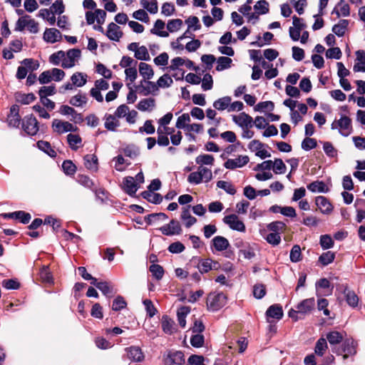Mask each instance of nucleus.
I'll return each instance as SVG.
<instances>
[{
	"label": "nucleus",
	"mask_w": 365,
	"mask_h": 365,
	"mask_svg": "<svg viewBox=\"0 0 365 365\" xmlns=\"http://www.w3.org/2000/svg\"><path fill=\"white\" fill-rule=\"evenodd\" d=\"M314 299H306L297 304L296 309H290L288 312V315L294 321H297L303 319L307 314H309L314 309Z\"/></svg>",
	"instance_id": "1"
},
{
	"label": "nucleus",
	"mask_w": 365,
	"mask_h": 365,
	"mask_svg": "<svg viewBox=\"0 0 365 365\" xmlns=\"http://www.w3.org/2000/svg\"><path fill=\"white\" fill-rule=\"evenodd\" d=\"M358 342L353 338H346L341 342V344L339 347H334L332 349L333 352L337 355H342L343 359L345 360L349 356H354L357 353Z\"/></svg>",
	"instance_id": "2"
},
{
	"label": "nucleus",
	"mask_w": 365,
	"mask_h": 365,
	"mask_svg": "<svg viewBox=\"0 0 365 365\" xmlns=\"http://www.w3.org/2000/svg\"><path fill=\"white\" fill-rule=\"evenodd\" d=\"M331 128L338 130L341 135L347 137L353 131L351 119L346 115H341L339 120H334L332 122Z\"/></svg>",
	"instance_id": "3"
},
{
	"label": "nucleus",
	"mask_w": 365,
	"mask_h": 365,
	"mask_svg": "<svg viewBox=\"0 0 365 365\" xmlns=\"http://www.w3.org/2000/svg\"><path fill=\"white\" fill-rule=\"evenodd\" d=\"M227 297L223 293H210L207 297V307L212 312L217 311L226 304Z\"/></svg>",
	"instance_id": "4"
},
{
	"label": "nucleus",
	"mask_w": 365,
	"mask_h": 365,
	"mask_svg": "<svg viewBox=\"0 0 365 365\" xmlns=\"http://www.w3.org/2000/svg\"><path fill=\"white\" fill-rule=\"evenodd\" d=\"M51 128L53 132L58 134H63L67 132H76L78 127L73 125L68 121H63L59 119H53L52 121Z\"/></svg>",
	"instance_id": "5"
},
{
	"label": "nucleus",
	"mask_w": 365,
	"mask_h": 365,
	"mask_svg": "<svg viewBox=\"0 0 365 365\" xmlns=\"http://www.w3.org/2000/svg\"><path fill=\"white\" fill-rule=\"evenodd\" d=\"M222 220L223 222L227 225L231 230L240 232H245L246 231L244 222L235 214L225 216Z\"/></svg>",
	"instance_id": "6"
},
{
	"label": "nucleus",
	"mask_w": 365,
	"mask_h": 365,
	"mask_svg": "<svg viewBox=\"0 0 365 365\" xmlns=\"http://www.w3.org/2000/svg\"><path fill=\"white\" fill-rule=\"evenodd\" d=\"M250 162L248 155H238L236 158H229L224 163V167L228 170H235L245 166Z\"/></svg>",
	"instance_id": "7"
},
{
	"label": "nucleus",
	"mask_w": 365,
	"mask_h": 365,
	"mask_svg": "<svg viewBox=\"0 0 365 365\" xmlns=\"http://www.w3.org/2000/svg\"><path fill=\"white\" fill-rule=\"evenodd\" d=\"M22 128L29 135H34L38 131V123L32 115L26 116L22 121Z\"/></svg>",
	"instance_id": "8"
},
{
	"label": "nucleus",
	"mask_w": 365,
	"mask_h": 365,
	"mask_svg": "<svg viewBox=\"0 0 365 365\" xmlns=\"http://www.w3.org/2000/svg\"><path fill=\"white\" fill-rule=\"evenodd\" d=\"M81 50L78 48H72L66 52V56L61 63V66L63 68H70L75 66L76 61L81 57Z\"/></svg>",
	"instance_id": "9"
},
{
	"label": "nucleus",
	"mask_w": 365,
	"mask_h": 365,
	"mask_svg": "<svg viewBox=\"0 0 365 365\" xmlns=\"http://www.w3.org/2000/svg\"><path fill=\"white\" fill-rule=\"evenodd\" d=\"M232 120L242 129L253 127V118L245 112L240 113L237 115H232Z\"/></svg>",
	"instance_id": "10"
},
{
	"label": "nucleus",
	"mask_w": 365,
	"mask_h": 365,
	"mask_svg": "<svg viewBox=\"0 0 365 365\" xmlns=\"http://www.w3.org/2000/svg\"><path fill=\"white\" fill-rule=\"evenodd\" d=\"M161 232L167 236L180 234L182 229L178 221L172 220L168 224L160 228Z\"/></svg>",
	"instance_id": "11"
},
{
	"label": "nucleus",
	"mask_w": 365,
	"mask_h": 365,
	"mask_svg": "<svg viewBox=\"0 0 365 365\" xmlns=\"http://www.w3.org/2000/svg\"><path fill=\"white\" fill-rule=\"evenodd\" d=\"M185 362L182 351L170 352L164 359V365H182Z\"/></svg>",
	"instance_id": "12"
},
{
	"label": "nucleus",
	"mask_w": 365,
	"mask_h": 365,
	"mask_svg": "<svg viewBox=\"0 0 365 365\" xmlns=\"http://www.w3.org/2000/svg\"><path fill=\"white\" fill-rule=\"evenodd\" d=\"M266 317L267 322L271 324L270 319H275L279 320L283 317V310L281 305L274 304L271 305L266 311Z\"/></svg>",
	"instance_id": "13"
},
{
	"label": "nucleus",
	"mask_w": 365,
	"mask_h": 365,
	"mask_svg": "<svg viewBox=\"0 0 365 365\" xmlns=\"http://www.w3.org/2000/svg\"><path fill=\"white\" fill-rule=\"evenodd\" d=\"M59 113L63 115H71V120L74 121L76 123H79L83 121L81 114L78 113L77 111L71 106L63 105L60 107Z\"/></svg>",
	"instance_id": "14"
},
{
	"label": "nucleus",
	"mask_w": 365,
	"mask_h": 365,
	"mask_svg": "<svg viewBox=\"0 0 365 365\" xmlns=\"http://www.w3.org/2000/svg\"><path fill=\"white\" fill-rule=\"evenodd\" d=\"M2 215L4 218L18 220L23 224L29 223L31 218V215L24 211H16L13 212L4 213Z\"/></svg>",
	"instance_id": "15"
},
{
	"label": "nucleus",
	"mask_w": 365,
	"mask_h": 365,
	"mask_svg": "<svg viewBox=\"0 0 365 365\" xmlns=\"http://www.w3.org/2000/svg\"><path fill=\"white\" fill-rule=\"evenodd\" d=\"M106 35L111 41H119L123 36V32L120 26L112 22L108 24Z\"/></svg>",
	"instance_id": "16"
},
{
	"label": "nucleus",
	"mask_w": 365,
	"mask_h": 365,
	"mask_svg": "<svg viewBox=\"0 0 365 365\" xmlns=\"http://www.w3.org/2000/svg\"><path fill=\"white\" fill-rule=\"evenodd\" d=\"M128 358L133 361L140 362L143 360L144 354L138 346H132L125 349Z\"/></svg>",
	"instance_id": "17"
},
{
	"label": "nucleus",
	"mask_w": 365,
	"mask_h": 365,
	"mask_svg": "<svg viewBox=\"0 0 365 365\" xmlns=\"http://www.w3.org/2000/svg\"><path fill=\"white\" fill-rule=\"evenodd\" d=\"M21 117L19 114L17 106H13L10 109V114L7 117V122L9 126L17 128L20 125Z\"/></svg>",
	"instance_id": "18"
},
{
	"label": "nucleus",
	"mask_w": 365,
	"mask_h": 365,
	"mask_svg": "<svg viewBox=\"0 0 365 365\" xmlns=\"http://www.w3.org/2000/svg\"><path fill=\"white\" fill-rule=\"evenodd\" d=\"M315 202L318 208L324 214L330 213L333 209L331 204L324 196L317 197L315 199Z\"/></svg>",
	"instance_id": "19"
},
{
	"label": "nucleus",
	"mask_w": 365,
	"mask_h": 365,
	"mask_svg": "<svg viewBox=\"0 0 365 365\" xmlns=\"http://www.w3.org/2000/svg\"><path fill=\"white\" fill-rule=\"evenodd\" d=\"M123 187L125 192L130 196L135 195L138 189V184L135 182L134 178L130 176L124 178Z\"/></svg>",
	"instance_id": "20"
},
{
	"label": "nucleus",
	"mask_w": 365,
	"mask_h": 365,
	"mask_svg": "<svg viewBox=\"0 0 365 365\" xmlns=\"http://www.w3.org/2000/svg\"><path fill=\"white\" fill-rule=\"evenodd\" d=\"M212 246L218 252L226 250L229 246V241L222 236H216L211 241Z\"/></svg>",
	"instance_id": "21"
},
{
	"label": "nucleus",
	"mask_w": 365,
	"mask_h": 365,
	"mask_svg": "<svg viewBox=\"0 0 365 365\" xmlns=\"http://www.w3.org/2000/svg\"><path fill=\"white\" fill-rule=\"evenodd\" d=\"M61 38V32L54 28L46 29L43 33V39L48 43H55Z\"/></svg>",
	"instance_id": "22"
},
{
	"label": "nucleus",
	"mask_w": 365,
	"mask_h": 365,
	"mask_svg": "<svg viewBox=\"0 0 365 365\" xmlns=\"http://www.w3.org/2000/svg\"><path fill=\"white\" fill-rule=\"evenodd\" d=\"M84 166L91 172H97L98 170V158L96 155H86L83 158Z\"/></svg>",
	"instance_id": "23"
},
{
	"label": "nucleus",
	"mask_w": 365,
	"mask_h": 365,
	"mask_svg": "<svg viewBox=\"0 0 365 365\" xmlns=\"http://www.w3.org/2000/svg\"><path fill=\"white\" fill-rule=\"evenodd\" d=\"M335 13L337 17L340 16H348L350 14V8L344 0H340L337 5L334 7L332 14Z\"/></svg>",
	"instance_id": "24"
},
{
	"label": "nucleus",
	"mask_w": 365,
	"mask_h": 365,
	"mask_svg": "<svg viewBox=\"0 0 365 365\" xmlns=\"http://www.w3.org/2000/svg\"><path fill=\"white\" fill-rule=\"evenodd\" d=\"M104 118V125L107 130L115 131L116 128L120 126V122L115 115L106 114Z\"/></svg>",
	"instance_id": "25"
},
{
	"label": "nucleus",
	"mask_w": 365,
	"mask_h": 365,
	"mask_svg": "<svg viewBox=\"0 0 365 365\" xmlns=\"http://www.w3.org/2000/svg\"><path fill=\"white\" fill-rule=\"evenodd\" d=\"M326 336L331 346L339 344L344 340V333L337 331H329Z\"/></svg>",
	"instance_id": "26"
},
{
	"label": "nucleus",
	"mask_w": 365,
	"mask_h": 365,
	"mask_svg": "<svg viewBox=\"0 0 365 365\" xmlns=\"http://www.w3.org/2000/svg\"><path fill=\"white\" fill-rule=\"evenodd\" d=\"M344 294L346 302L350 307L354 308L358 306L359 297L354 291L350 290L347 287H346L344 290Z\"/></svg>",
	"instance_id": "27"
},
{
	"label": "nucleus",
	"mask_w": 365,
	"mask_h": 365,
	"mask_svg": "<svg viewBox=\"0 0 365 365\" xmlns=\"http://www.w3.org/2000/svg\"><path fill=\"white\" fill-rule=\"evenodd\" d=\"M161 324L163 330L165 334H172L176 331L174 321L167 315L162 317Z\"/></svg>",
	"instance_id": "28"
},
{
	"label": "nucleus",
	"mask_w": 365,
	"mask_h": 365,
	"mask_svg": "<svg viewBox=\"0 0 365 365\" xmlns=\"http://www.w3.org/2000/svg\"><path fill=\"white\" fill-rule=\"evenodd\" d=\"M139 73L145 81L151 79L154 76V71L151 66L143 62L139 63Z\"/></svg>",
	"instance_id": "29"
},
{
	"label": "nucleus",
	"mask_w": 365,
	"mask_h": 365,
	"mask_svg": "<svg viewBox=\"0 0 365 365\" xmlns=\"http://www.w3.org/2000/svg\"><path fill=\"white\" fill-rule=\"evenodd\" d=\"M155 107V101L154 98H145L139 101L137 108L140 111H151Z\"/></svg>",
	"instance_id": "30"
},
{
	"label": "nucleus",
	"mask_w": 365,
	"mask_h": 365,
	"mask_svg": "<svg viewBox=\"0 0 365 365\" xmlns=\"http://www.w3.org/2000/svg\"><path fill=\"white\" fill-rule=\"evenodd\" d=\"M232 101V98L230 96H225L220 98H218L213 103V107L217 110L222 111L225 110H228L229 106L230 105V102Z\"/></svg>",
	"instance_id": "31"
},
{
	"label": "nucleus",
	"mask_w": 365,
	"mask_h": 365,
	"mask_svg": "<svg viewBox=\"0 0 365 365\" xmlns=\"http://www.w3.org/2000/svg\"><path fill=\"white\" fill-rule=\"evenodd\" d=\"M88 98L86 94L79 92L71 98L69 103L76 107H81L87 103Z\"/></svg>",
	"instance_id": "32"
},
{
	"label": "nucleus",
	"mask_w": 365,
	"mask_h": 365,
	"mask_svg": "<svg viewBox=\"0 0 365 365\" xmlns=\"http://www.w3.org/2000/svg\"><path fill=\"white\" fill-rule=\"evenodd\" d=\"M71 80L73 86L82 87L87 82V75L81 72H76L72 75Z\"/></svg>",
	"instance_id": "33"
},
{
	"label": "nucleus",
	"mask_w": 365,
	"mask_h": 365,
	"mask_svg": "<svg viewBox=\"0 0 365 365\" xmlns=\"http://www.w3.org/2000/svg\"><path fill=\"white\" fill-rule=\"evenodd\" d=\"M349 21L346 19H341L337 24H335L332 28V31L338 36H343L347 29Z\"/></svg>",
	"instance_id": "34"
},
{
	"label": "nucleus",
	"mask_w": 365,
	"mask_h": 365,
	"mask_svg": "<svg viewBox=\"0 0 365 365\" xmlns=\"http://www.w3.org/2000/svg\"><path fill=\"white\" fill-rule=\"evenodd\" d=\"M165 22L160 19H158L154 24V27L150 30L153 34H156L161 37H168V33L165 31H161L165 28Z\"/></svg>",
	"instance_id": "35"
},
{
	"label": "nucleus",
	"mask_w": 365,
	"mask_h": 365,
	"mask_svg": "<svg viewBox=\"0 0 365 365\" xmlns=\"http://www.w3.org/2000/svg\"><path fill=\"white\" fill-rule=\"evenodd\" d=\"M190 308L189 307H181L177 312L178 320L180 326L185 328L186 325V317L190 313Z\"/></svg>",
	"instance_id": "36"
},
{
	"label": "nucleus",
	"mask_w": 365,
	"mask_h": 365,
	"mask_svg": "<svg viewBox=\"0 0 365 365\" xmlns=\"http://www.w3.org/2000/svg\"><path fill=\"white\" fill-rule=\"evenodd\" d=\"M189 209L190 206L184 207L181 214V219L185 222L187 227H191L197 222L196 218L190 215Z\"/></svg>",
	"instance_id": "37"
},
{
	"label": "nucleus",
	"mask_w": 365,
	"mask_h": 365,
	"mask_svg": "<svg viewBox=\"0 0 365 365\" xmlns=\"http://www.w3.org/2000/svg\"><path fill=\"white\" fill-rule=\"evenodd\" d=\"M307 188L312 192H327L328 188L322 181H314L307 185Z\"/></svg>",
	"instance_id": "38"
},
{
	"label": "nucleus",
	"mask_w": 365,
	"mask_h": 365,
	"mask_svg": "<svg viewBox=\"0 0 365 365\" xmlns=\"http://www.w3.org/2000/svg\"><path fill=\"white\" fill-rule=\"evenodd\" d=\"M216 70L222 71L231 67L232 60L227 56H220L217 60Z\"/></svg>",
	"instance_id": "39"
},
{
	"label": "nucleus",
	"mask_w": 365,
	"mask_h": 365,
	"mask_svg": "<svg viewBox=\"0 0 365 365\" xmlns=\"http://www.w3.org/2000/svg\"><path fill=\"white\" fill-rule=\"evenodd\" d=\"M37 147L50 157L55 158L56 156V151L51 148V144L47 141L38 140L37 142Z\"/></svg>",
	"instance_id": "40"
},
{
	"label": "nucleus",
	"mask_w": 365,
	"mask_h": 365,
	"mask_svg": "<svg viewBox=\"0 0 365 365\" xmlns=\"http://www.w3.org/2000/svg\"><path fill=\"white\" fill-rule=\"evenodd\" d=\"M328 349L327 339L324 338H319L315 345L314 352L318 356H323Z\"/></svg>",
	"instance_id": "41"
},
{
	"label": "nucleus",
	"mask_w": 365,
	"mask_h": 365,
	"mask_svg": "<svg viewBox=\"0 0 365 365\" xmlns=\"http://www.w3.org/2000/svg\"><path fill=\"white\" fill-rule=\"evenodd\" d=\"M142 195L148 202L153 204H160L163 200V197L159 193H155L151 191H145L142 193Z\"/></svg>",
	"instance_id": "42"
},
{
	"label": "nucleus",
	"mask_w": 365,
	"mask_h": 365,
	"mask_svg": "<svg viewBox=\"0 0 365 365\" xmlns=\"http://www.w3.org/2000/svg\"><path fill=\"white\" fill-rule=\"evenodd\" d=\"M141 6L150 14H156L158 10L157 0H140Z\"/></svg>",
	"instance_id": "43"
},
{
	"label": "nucleus",
	"mask_w": 365,
	"mask_h": 365,
	"mask_svg": "<svg viewBox=\"0 0 365 365\" xmlns=\"http://www.w3.org/2000/svg\"><path fill=\"white\" fill-rule=\"evenodd\" d=\"M67 141L71 148L76 150L81 144L82 139L78 135L70 133L67 135Z\"/></svg>",
	"instance_id": "44"
},
{
	"label": "nucleus",
	"mask_w": 365,
	"mask_h": 365,
	"mask_svg": "<svg viewBox=\"0 0 365 365\" xmlns=\"http://www.w3.org/2000/svg\"><path fill=\"white\" fill-rule=\"evenodd\" d=\"M39 277L42 282L53 283V277L48 266H43L39 272Z\"/></svg>",
	"instance_id": "45"
},
{
	"label": "nucleus",
	"mask_w": 365,
	"mask_h": 365,
	"mask_svg": "<svg viewBox=\"0 0 365 365\" xmlns=\"http://www.w3.org/2000/svg\"><path fill=\"white\" fill-rule=\"evenodd\" d=\"M168 218V217L167 215H165L163 212L152 213V214L148 215L147 216L145 217V221L148 225H152L158 220L163 221V220H167Z\"/></svg>",
	"instance_id": "46"
},
{
	"label": "nucleus",
	"mask_w": 365,
	"mask_h": 365,
	"mask_svg": "<svg viewBox=\"0 0 365 365\" xmlns=\"http://www.w3.org/2000/svg\"><path fill=\"white\" fill-rule=\"evenodd\" d=\"M267 229L272 232L279 233L284 232L286 228V225L282 221H274L267 225Z\"/></svg>",
	"instance_id": "47"
},
{
	"label": "nucleus",
	"mask_w": 365,
	"mask_h": 365,
	"mask_svg": "<svg viewBox=\"0 0 365 365\" xmlns=\"http://www.w3.org/2000/svg\"><path fill=\"white\" fill-rule=\"evenodd\" d=\"M77 182L83 187L94 190V182L92 179L85 175H78Z\"/></svg>",
	"instance_id": "48"
},
{
	"label": "nucleus",
	"mask_w": 365,
	"mask_h": 365,
	"mask_svg": "<svg viewBox=\"0 0 365 365\" xmlns=\"http://www.w3.org/2000/svg\"><path fill=\"white\" fill-rule=\"evenodd\" d=\"M335 258V254L331 251H327L322 254L319 257V262L323 265L327 266L331 263Z\"/></svg>",
	"instance_id": "49"
},
{
	"label": "nucleus",
	"mask_w": 365,
	"mask_h": 365,
	"mask_svg": "<svg viewBox=\"0 0 365 365\" xmlns=\"http://www.w3.org/2000/svg\"><path fill=\"white\" fill-rule=\"evenodd\" d=\"M217 187L224 190L227 193L230 195H233L236 193V189L235 188L234 185L229 182L220 180L217 182Z\"/></svg>",
	"instance_id": "50"
},
{
	"label": "nucleus",
	"mask_w": 365,
	"mask_h": 365,
	"mask_svg": "<svg viewBox=\"0 0 365 365\" xmlns=\"http://www.w3.org/2000/svg\"><path fill=\"white\" fill-rule=\"evenodd\" d=\"M149 270L157 280L161 279L164 275V269L159 264H153L150 265Z\"/></svg>",
	"instance_id": "51"
},
{
	"label": "nucleus",
	"mask_w": 365,
	"mask_h": 365,
	"mask_svg": "<svg viewBox=\"0 0 365 365\" xmlns=\"http://www.w3.org/2000/svg\"><path fill=\"white\" fill-rule=\"evenodd\" d=\"M145 86L143 87V90L145 91V95L150 93L156 95L158 92L159 88L157 83H154L150 81H145Z\"/></svg>",
	"instance_id": "52"
},
{
	"label": "nucleus",
	"mask_w": 365,
	"mask_h": 365,
	"mask_svg": "<svg viewBox=\"0 0 365 365\" xmlns=\"http://www.w3.org/2000/svg\"><path fill=\"white\" fill-rule=\"evenodd\" d=\"M190 122V117L188 113H183L180 116L178 117L175 127L178 129H187V125H188V123Z\"/></svg>",
	"instance_id": "53"
},
{
	"label": "nucleus",
	"mask_w": 365,
	"mask_h": 365,
	"mask_svg": "<svg viewBox=\"0 0 365 365\" xmlns=\"http://www.w3.org/2000/svg\"><path fill=\"white\" fill-rule=\"evenodd\" d=\"M125 156L132 159L135 158L140 153L139 148L134 145H128L123 149Z\"/></svg>",
	"instance_id": "54"
},
{
	"label": "nucleus",
	"mask_w": 365,
	"mask_h": 365,
	"mask_svg": "<svg viewBox=\"0 0 365 365\" xmlns=\"http://www.w3.org/2000/svg\"><path fill=\"white\" fill-rule=\"evenodd\" d=\"M173 81L172 78L167 73L163 75L159 78L157 81L158 88H169L173 84Z\"/></svg>",
	"instance_id": "55"
},
{
	"label": "nucleus",
	"mask_w": 365,
	"mask_h": 365,
	"mask_svg": "<svg viewBox=\"0 0 365 365\" xmlns=\"http://www.w3.org/2000/svg\"><path fill=\"white\" fill-rule=\"evenodd\" d=\"M31 16L29 15H24L20 17L15 25V31H22L28 26L29 21Z\"/></svg>",
	"instance_id": "56"
},
{
	"label": "nucleus",
	"mask_w": 365,
	"mask_h": 365,
	"mask_svg": "<svg viewBox=\"0 0 365 365\" xmlns=\"http://www.w3.org/2000/svg\"><path fill=\"white\" fill-rule=\"evenodd\" d=\"M62 168L65 174L68 175H74L76 171V166L73 163L71 160H64L62 164Z\"/></svg>",
	"instance_id": "57"
},
{
	"label": "nucleus",
	"mask_w": 365,
	"mask_h": 365,
	"mask_svg": "<svg viewBox=\"0 0 365 365\" xmlns=\"http://www.w3.org/2000/svg\"><path fill=\"white\" fill-rule=\"evenodd\" d=\"M289 257L292 262H298L302 259L301 248L299 245H295L292 247Z\"/></svg>",
	"instance_id": "58"
},
{
	"label": "nucleus",
	"mask_w": 365,
	"mask_h": 365,
	"mask_svg": "<svg viewBox=\"0 0 365 365\" xmlns=\"http://www.w3.org/2000/svg\"><path fill=\"white\" fill-rule=\"evenodd\" d=\"M182 21L180 19H175L168 21L167 24V29L170 33L175 32L178 31L182 25Z\"/></svg>",
	"instance_id": "59"
},
{
	"label": "nucleus",
	"mask_w": 365,
	"mask_h": 365,
	"mask_svg": "<svg viewBox=\"0 0 365 365\" xmlns=\"http://www.w3.org/2000/svg\"><path fill=\"white\" fill-rule=\"evenodd\" d=\"M286 165L280 158H276L273 161L272 169L276 174H283L286 171Z\"/></svg>",
	"instance_id": "60"
},
{
	"label": "nucleus",
	"mask_w": 365,
	"mask_h": 365,
	"mask_svg": "<svg viewBox=\"0 0 365 365\" xmlns=\"http://www.w3.org/2000/svg\"><path fill=\"white\" fill-rule=\"evenodd\" d=\"M212 260L210 259H205L201 260L198 265V269L200 273H207L212 269Z\"/></svg>",
	"instance_id": "61"
},
{
	"label": "nucleus",
	"mask_w": 365,
	"mask_h": 365,
	"mask_svg": "<svg viewBox=\"0 0 365 365\" xmlns=\"http://www.w3.org/2000/svg\"><path fill=\"white\" fill-rule=\"evenodd\" d=\"M21 63L24 67H26L28 71H34L38 68L39 63L37 61L34 60L33 58H25L24 59Z\"/></svg>",
	"instance_id": "62"
},
{
	"label": "nucleus",
	"mask_w": 365,
	"mask_h": 365,
	"mask_svg": "<svg viewBox=\"0 0 365 365\" xmlns=\"http://www.w3.org/2000/svg\"><path fill=\"white\" fill-rule=\"evenodd\" d=\"M135 57L141 61L150 60V55L147 48L144 46H140L138 51H135Z\"/></svg>",
	"instance_id": "63"
},
{
	"label": "nucleus",
	"mask_w": 365,
	"mask_h": 365,
	"mask_svg": "<svg viewBox=\"0 0 365 365\" xmlns=\"http://www.w3.org/2000/svg\"><path fill=\"white\" fill-rule=\"evenodd\" d=\"M138 62L135 60L128 56H123L119 63L120 67L125 68V69L133 66H136Z\"/></svg>",
	"instance_id": "64"
}]
</instances>
